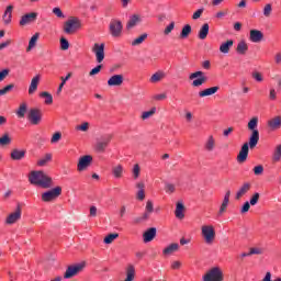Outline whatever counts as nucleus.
I'll list each match as a JSON object with an SVG mask.
<instances>
[{"mask_svg":"<svg viewBox=\"0 0 281 281\" xmlns=\"http://www.w3.org/2000/svg\"><path fill=\"white\" fill-rule=\"evenodd\" d=\"M248 131H251L248 143H244L239 154L237 155L238 164H245L247 161V157H249V148L254 150L256 146H258V142H260V132H258V116H254L248 122Z\"/></svg>","mask_w":281,"mask_h":281,"instance_id":"f257e3e1","label":"nucleus"},{"mask_svg":"<svg viewBox=\"0 0 281 281\" xmlns=\"http://www.w3.org/2000/svg\"><path fill=\"white\" fill-rule=\"evenodd\" d=\"M29 181L32 186H38V188H43L47 190L54 186V180L52 177L47 176L45 171H31L29 175Z\"/></svg>","mask_w":281,"mask_h":281,"instance_id":"f03ea898","label":"nucleus"},{"mask_svg":"<svg viewBox=\"0 0 281 281\" xmlns=\"http://www.w3.org/2000/svg\"><path fill=\"white\" fill-rule=\"evenodd\" d=\"M85 267H87V261L68 266L64 272V280H71V278H76L78 273L85 271Z\"/></svg>","mask_w":281,"mask_h":281,"instance_id":"7ed1b4c3","label":"nucleus"},{"mask_svg":"<svg viewBox=\"0 0 281 281\" xmlns=\"http://www.w3.org/2000/svg\"><path fill=\"white\" fill-rule=\"evenodd\" d=\"M225 274L221 267L211 268L203 277L202 281H224Z\"/></svg>","mask_w":281,"mask_h":281,"instance_id":"20e7f679","label":"nucleus"},{"mask_svg":"<svg viewBox=\"0 0 281 281\" xmlns=\"http://www.w3.org/2000/svg\"><path fill=\"white\" fill-rule=\"evenodd\" d=\"M82 27V21L79 18L72 16L64 23L65 34H76L77 30Z\"/></svg>","mask_w":281,"mask_h":281,"instance_id":"39448f33","label":"nucleus"},{"mask_svg":"<svg viewBox=\"0 0 281 281\" xmlns=\"http://www.w3.org/2000/svg\"><path fill=\"white\" fill-rule=\"evenodd\" d=\"M60 194H63V187H55L42 193V201L44 203H52V201H56Z\"/></svg>","mask_w":281,"mask_h":281,"instance_id":"423d86ee","label":"nucleus"},{"mask_svg":"<svg viewBox=\"0 0 281 281\" xmlns=\"http://www.w3.org/2000/svg\"><path fill=\"white\" fill-rule=\"evenodd\" d=\"M189 80H193L191 87H203L207 82V77L205 72L198 70L189 75Z\"/></svg>","mask_w":281,"mask_h":281,"instance_id":"0eeeda50","label":"nucleus"},{"mask_svg":"<svg viewBox=\"0 0 281 281\" xmlns=\"http://www.w3.org/2000/svg\"><path fill=\"white\" fill-rule=\"evenodd\" d=\"M27 120L33 126H38L43 122V111L37 108H32L27 113Z\"/></svg>","mask_w":281,"mask_h":281,"instance_id":"6e6552de","label":"nucleus"},{"mask_svg":"<svg viewBox=\"0 0 281 281\" xmlns=\"http://www.w3.org/2000/svg\"><path fill=\"white\" fill-rule=\"evenodd\" d=\"M202 236L206 243V245H212L216 238V231L212 225L202 226Z\"/></svg>","mask_w":281,"mask_h":281,"instance_id":"1a4fd4ad","label":"nucleus"},{"mask_svg":"<svg viewBox=\"0 0 281 281\" xmlns=\"http://www.w3.org/2000/svg\"><path fill=\"white\" fill-rule=\"evenodd\" d=\"M155 212V206L153 205V201L148 200L145 207V213L134 218V225H139V223H145V221H148L150 218V214Z\"/></svg>","mask_w":281,"mask_h":281,"instance_id":"9d476101","label":"nucleus"},{"mask_svg":"<svg viewBox=\"0 0 281 281\" xmlns=\"http://www.w3.org/2000/svg\"><path fill=\"white\" fill-rule=\"evenodd\" d=\"M109 30L113 38H120V36H122V30H124V25L120 20H111Z\"/></svg>","mask_w":281,"mask_h":281,"instance_id":"9b49d317","label":"nucleus"},{"mask_svg":"<svg viewBox=\"0 0 281 281\" xmlns=\"http://www.w3.org/2000/svg\"><path fill=\"white\" fill-rule=\"evenodd\" d=\"M111 139H113V134L103 135L101 140L95 144L94 150L97 153H105L106 148H109V144H111Z\"/></svg>","mask_w":281,"mask_h":281,"instance_id":"f8f14e48","label":"nucleus"},{"mask_svg":"<svg viewBox=\"0 0 281 281\" xmlns=\"http://www.w3.org/2000/svg\"><path fill=\"white\" fill-rule=\"evenodd\" d=\"M93 164V156L91 155H85L79 158V161L77 164V170L78 172H85Z\"/></svg>","mask_w":281,"mask_h":281,"instance_id":"ddd939ff","label":"nucleus"},{"mask_svg":"<svg viewBox=\"0 0 281 281\" xmlns=\"http://www.w3.org/2000/svg\"><path fill=\"white\" fill-rule=\"evenodd\" d=\"M36 19H38L37 12L25 13L24 15L21 16L20 26L25 27V25L36 23Z\"/></svg>","mask_w":281,"mask_h":281,"instance_id":"4468645a","label":"nucleus"},{"mask_svg":"<svg viewBox=\"0 0 281 281\" xmlns=\"http://www.w3.org/2000/svg\"><path fill=\"white\" fill-rule=\"evenodd\" d=\"M22 209L21 204L16 205L15 212L8 215L5 223L7 225H14L18 221H21Z\"/></svg>","mask_w":281,"mask_h":281,"instance_id":"2eb2a0df","label":"nucleus"},{"mask_svg":"<svg viewBox=\"0 0 281 281\" xmlns=\"http://www.w3.org/2000/svg\"><path fill=\"white\" fill-rule=\"evenodd\" d=\"M104 43H95L92 47V52L95 55L97 63H102L104 60Z\"/></svg>","mask_w":281,"mask_h":281,"instance_id":"dca6fc26","label":"nucleus"},{"mask_svg":"<svg viewBox=\"0 0 281 281\" xmlns=\"http://www.w3.org/2000/svg\"><path fill=\"white\" fill-rule=\"evenodd\" d=\"M25 155H27V150L14 148L11 150L10 158L12 161H21L22 159H25Z\"/></svg>","mask_w":281,"mask_h":281,"instance_id":"f3484780","label":"nucleus"},{"mask_svg":"<svg viewBox=\"0 0 281 281\" xmlns=\"http://www.w3.org/2000/svg\"><path fill=\"white\" fill-rule=\"evenodd\" d=\"M122 85H124V75H113L108 80L109 87H122Z\"/></svg>","mask_w":281,"mask_h":281,"instance_id":"a211bd4d","label":"nucleus"},{"mask_svg":"<svg viewBox=\"0 0 281 281\" xmlns=\"http://www.w3.org/2000/svg\"><path fill=\"white\" fill-rule=\"evenodd\" d=\"M156 236H157V228L150 227L143 234V240L144 243H153Z\"/></svg>","mask_w":281,"mask_h":281,"instance_id":"6ab92c4d","label":"nucleus"},{"mask_svg":"<svg viewBox=\"0 0 281 281\" xmlns=\"http://www.w3.org/2000/svg\"><path fill=\"white\" fill-rule=\"evenodd\" d=\"M249 190H251V183L244 182L235 195L236 201H240V199H243V196H245Z\"/></svg>","mask_w":281,"mask_h":281,"instance_id":"aec40b11","label":"nucleus"},{"mask_svg":"<svg viewBox=\"0 0 281 281\" xmlns=\"http://www.w3.org/2000/svg\"><path fill=\"white\" fill-rule=\"evenodd\" d=\"M262 38H265V34L262 33V31L256 29L250 30L249 40L251 41V43H260Z\"/></svg>","mask_w":281,"mask_h":281,"instance_id":"412c9836","label":"nucleus"},{"mask_svg":"<svg viewBox=\"0 0 281 281\" xmlns=\"http://www.w3.org/2000/svg\"><path fill=\"white\" fill-rule=\"evenodd\" d=\"M38 82H41V75H36L32 80L29 87V95H34L38 89Z\"/></svg>","mask_w":281,"mask_h":281,"instance_id":"4be33fe9","label":"nucleus"},{"mask_svg":"<svg viewBox=\"0 0 281 281\" xmlns=\"http://www.w3.org/2000/svg\"><path fill=\"white\" fill-rule=\"evenodd\" d=\"M229 196H232V191H226L225 195H224V200L222 202V205L220 207V211H218V216L223 215L224 212L227 211V205H229Z\"/></svg>","mask_w":281,"mask_h":281,"instance_id":"5701e85b","label":"nucleus"},{"mask_svg":"<svg viewBox=\"0 0 281 281\" xmlns=\"http://www.w3.org/2000/svg\"><path fill=\"white\" fill-rule=\"evenodd\" d=\"M138 23H142L139 14H133L126 23V30H133Z\"/></svg>","mask_w":281,"mask_h":281,"instance_id":"b1692460","label":"nucleus"},{"mask_svg":"<svg viewBox=\"0 0 281 281\" xmlns=\"http://www.w3.org/2000/svg\"><path fill=\"white\" fill-rule=\"evenodd\" d=\"M12 10H14L12 4L7 7L2 16L4 25H10V23H12Z\"/></svg>","mask_w":281,"mask_h":281,"instance_id":"393cba45","label":"nucleus"},{"mask_svg":"<svg viewBox=\"0 0 281 281\" xmlns=\"http://www.w3.org/2000/svg\"><path fill=\"white\" fill-rule=\"evenodd\" d=\"M218 89H221V87L214 86V87L201 90L199 92V98H207L209 95H214V93H216L218 91Z\"/></svg>","mask_w":281,"mask_h":281,"instance_id":"a878e982","label":"nucleus"},{"mask_svg":"<svg viewBox=\"0 0 281 281\" xmlns=\"http://www.w3.org/2000/svg\"><path fill=\"white\" fill-rule=\"evenodd\" d=\"M183 212H186V205H183L182 202H177L175 211L176 218H179L180 221L186 218V213Z\"/></svg>","mask_w":281,"mask_h":281,"instance_id":"bb28decb","label":"nucleus"},{"mask_svg":"<svg viewBox=\"0 0 281 281\" xmlns=\"http://www.w3.org/2000/svg\"><path fill=\"white\" fill-rule=\"evenodd\" d=\"M209 34H210V24L204 23L198 33V38H200V41H205Z\"/></svg>","mask_w":281,"mask_h":281,"instance_id":"cd10ccee","label":"nucleus"},{"mask_svg":"<svg viewBox=\"0 0 281 281\" xmlns=\"http://www.w3.org/2000/svg\"><path fill=\"white\" fill-rule=\"evenodd\" d=\"M232 47H234V40H227L221 44L220 52L221 54H229V49H232Z\"/></svg>","mask_w":281,"mask_h":281,"instance_id":"c85d7f7f","label":"nucleus"},{"mask_svg":"<svg viewBox=\"0 0 281 281\" xmlns=\"http://www.w3.org/2000/svg\"><path fill=\"white\" fill-rule=\"evenodd\" d=\"M268 126L271 131H278L281 126V116H276L268 121Z\"/></svg>","mask_w":281,"mask_h":281,"instance_id":"c756f323","label":"nucleus"},{"mask_svg":"<svg viewBox=\"0 0 281 281\" xmlns=\"http://www.w3.org/2000/svg\"><path fill=\"white\" fill-rule=\"evenodd\" d=\"M175 251H179V244L178 243H172L169 246H167L164 250L162 254L165 256H172Z\"/></svg>","mask_w":281,"mask_h":281,"instance_id":"7c9ffc66","label":"nucleus"},{"mask_svg":"<svg viewBox=\"0 0 281 281\" xmlns=\"http://www.w3.org/2000/svg\"><path fill=\"white\" fill-rule=\"evenodd\" d=\"M249 50V46L247 45L246 41H240L237 44V48L236 52L237 54H239L240 56H245V54H247V52Z\"/></svg>","mask_w":281,"mask_h":281,"instance_id":"2f4dec72","label":"nucleus"},{"mask_svg":"<svg viewBox=\"0 0 281 281\" xmlns=\"http://www.w3.org/2000/svg\"><path fill=\"white\" fill-rule=\"evenodd\" d=\"M216 147V140L214 139V136H209L204 148L205 150H207V153H212V150H214V148Z\"/></svg>","mask_w":281,"mask_h":281,"instance_id":"473e14b6","label":"nucleus"},{"mask_svg":"<svg viewBox=\"0 0 281 281\" xmlns=\"http://www.w3.org/2000/svg\"><path fill=\"white\" fill-rule=\"evenodd\" d=\"M41 36V33H35L30 42H29V46L26 48V52H32V49H34V47H36V43L38 42V37Z\"/></svg>","mask_w":281,"mask_h":281,"instance_id":"72a5a7b5","label":"nucleus"},{"mask_svg":"<svg viewBox=\"0 0 281 281\" xmlns=\"http://www.w3.org/2000/svg\"><path fill=\"white\" fill-rule=\"evenodd\" d=\"M192 34V26L190 24H186L179 35V38H188Z\"/></svg>","mask_w":281,"mask_h":281,"instance_id":"f704fd0d","label":"nucleus"},{"mask_svg":"<svg viewBox=\"0 0 281 281\" xmlns=\"http://www.w3.org/2000/svg\"><path fill=\"white\" fill-rule=\"evenodd\" d=\"M15 113L20 119L25 117V113H27V103L25 102L21 103Z\"/></svg>","mask_w":281,"mask_h":281,"instance_id":"c9c22d12","label":"nucleus"},{"mask_svg":"<svg viewBox=\"0 0 281 281\" xmlns=\"http://www.w3.org/2000/svg\"><path fill=\"white\" fill-rule=\"evenodd\" d=\"M10 144H12V137H10V133L7 132L0 137V146H10Z\"/></svg>","mask_w":281,"mask_h":281,"instance_id":"e433bc0d","label":"nucleus"},{"mask_svg":"<svg viewBox=\"0 0 281 281\" xmlns=\"http://www.w3.org/2000/svg\"><path fill=\"white\" fill-rule=\"evenodd\" d=\"M146 38H148V34L143 33L142 35H139L138 37L133 40L132 47H137V45H142V43H144V41H146Z\"/></svg>","mask_w":281,"mask_h":281,"instance_id":"4c0bfd02","label":"nucleus"},{"mask_svg":"<svg viewBox=\"0 0 281 281\" xmlns=\"http://www.w3.org/2000/svg\"><path fill=\"white\" fill-rule=\"evenodd\" d=\"M164 78H166V74H164V72H161V71H157V72H155V74L150 77L149 81L153 82V83H155V82H161V80H164Z\"/></svg>","mask_w":281,"mask_h":281,"instance_id":"58836bf2","label":"nucleus"},{"mask_svg":"<svg viewBox=\"0 0 281 281\" xmlns=\"http://www.w3.org/2000/svg\"><path fill=\"white\" fill-rule=\"evenodd\" d=\"M123 173H124V167H122V165H117L112 169V175L115 177V179H122Z\"/></svg>","mask_w":281,"mask_h":281,"instance_id":"ea45409f","label":"nucleus"},{"mask_svg":"<svg viewBox=\"0 0 281 281\" xmlns=\"http://www.w3.org/2000/svg\"><path fill=\"white\" fill-rule=\"evenodd\" d=\"M116 238H120V234H117V233H110V234H108L104 237L103 243L105 245H111V243H113V240H115Z\"/></svg>","mask_w":281,"mask_h":281,"instance_id":"a19ab883","label":"nucleus"},{"mask_svg":"<svg viewBox=\"0 0 281 281\" xmlns=\"http://www.w3.org/2000/svg\"><path fill=\"white\" fill-rule=\"evenodd\" d=\"M40 98H45V104H54V97L47 91L40 93Z\"/></svg>","mask_w":281,"mask_h":281,"instance_id":"79ce46f5","label":"nucleus"},{"mask_svg":"<svg viewBox=\"0 0 281 281\" xmlns=\"http://www.w3.org/2000/svg\"><path fill=\"white\" fill-rule=\"evenodd\" d=\"M49 161H52V154H45V156L43 158H41L40 160H37V166H47V164H49Z\"/></svg>","mask_w":281,"mask_h":281,"instance_id":"37998d69","label":"nucleus"},{"mask_svg":"<svg viewBox=\"0 0 281 281\" xmlns=\"http://www.w3.org/2000/svg\"><path fill=\"white\" fill-rule=\"evenodd\" d=\"M157 113V108H151L149 111H145L142 113V120H148L149 117H153Z\"/></svg>","mask_w":281,"mask_h":281,"instance_id":"c03bdc74","label":"nucleus"},{"mask_svg":"<svg viewBox=\"0 0 281 281\" xmlns=\"http://www.w3.org/2000/svg\"><path fill=\"white\" fill-rule=\"evenodd\" d=\"M59 43H60V49L63 52H67V49H69V41L66 37H60Z\"/></svg>","mask_w":281,"mask_h":281,"instance_id":"a18cd8bd","label":"nucleus"},{"mask_svg":"<svg viewBox=\"0 0 281 281\" xmlns=\"http://www.w3.org/2000/svg\"><path fill=\"white\" fill-rule=\"evenodd\" d=\"M60 139H63V133L56 132L53 134V136L50 138V144H58V142H60Z\"/></svg>","mask_w":281,"mask_h":281,"instance_id":"49530a36","label":"nucleus"},{"mask_svg":"<svg viewBox=\"0 0 281 281\" xmlns=\"http://www.w3.org/2000/svg\"><path fill=\"white\" fill-rule=\"evenodd\" d=\"M281 159V144L278 145L273 153V161H280Z\"/></svg>","mask_w":281,"mask_h":281,"instance_id":"de8ad7c7","label":"nucleus"},{"mask_svg":"<svg viewBox=\"0 0 281 281\" xmlns=\"http://www.w3.org/2000/svg\"><path fill=\"white\" fill-rule=\"evenodd\" d=\"M271 12H273V7L271 5V3L266 4L263 8V16H271Z\"/></svg>","mask_w":281,"mask_h":281,"instance_id":"09e8293b","label":"nucleus"},{"mask_svg":"<svg viewBox=\"0 0 281 281\" xmlns=\"http://www.w3.org/2000/svg\"><path fill=\"white\" fill-rule=\"evenodd\" d=\"M259 201H260V193L255 192V193L251 195L249 203H250L251 205H258V202H259Z\"/></svg>","mask_w":281,"mask_h":281,"instance_id":"8fccbe9b","label":"nucleus"},{"mask_svg":"<svg viewBox=\"0 0 281 281\" xmlns=\"http://www.w3.org/2000/svg\"><path fill=\"white\" fill-rule=\"evenodd\" d=\"M177 187H175V184L172 183H166L165 184V192H167V194H173V192H176Z\"/></svg>","mask_w":281,"mask_h":281,"instance_id":"3c124183","label":"nucleus"},{"mask_svg":"<svg viewBox=\"0 0 281 281\" xmlns=\"http://www.w3.org/2000/svg\"><path fill=\"white\" fill-rule=\"evenodd\" d=\"M12 89H14V83L5 86L4 88L0 89V95H5V93H10Z\"/></svg>","mask_w":281,"mask_h":281,"instance_id":"603ef678","label":"nucleus"},{"mask_svg":"<svg viewBox=\"0 0 281 281\" xmlns=\"http://www.w3.org/2000/svg\"><path fill=\"white\" fill-rule=\"evenodd\" d=\"M251 77L254 78V80H256L257 82H262V80H265V77H262V72L259 71H254L251 74Z\"/></svg>","mask_w":281,"mask_h":281,"instance_id":"864d4df0","label":"nucleus"},{"mask_svg":"<svg viewBox=\"0 0 281 281\" xmlns=\"http://www.w3.org/2000/svg\"><path fill=\"white\" fill-rule=\"evenodd\" d=\"M10 76V68H4L0 70V82H3V80Z\"/></svg>","mask_w":281,"mask_h":281,"instance_id":"5fc2aeb1","label":"nucleus"},{"mask_svg":"<svg viewBox=\"0 0 281 281\" xmlns=\"http://www.w3.org/2000/svg\"><path fill=\"white\" fill-rule=\"evenodd\" d=\"M252 171H254V175H256V177H260V175L265 172V167L262 165H258L252 169Z\"/></svg>","mask_w":281,"mask_h":281,"instance_id":"6e6d98bb","label":"nucleus"},{"mask_svg":"<svg viewBox=\"0 0 281 281\" xmlns=\"http://www.w3.org/2000/svg\"><path fill=\"white\" fill-rule=\"evenodd\" d=\"M249 210H251V204L249 201H246L240 209V214H247Z\"/></svg>","mask_w":281,"mask_h":281,"instance_id":"4d7b16f0","label":"nucleus"},{"mask_svg":"<svg viewBox=\"0 0 281 281\" xmlns=\"http://www.w3.org/2000/svg\"><path fill=\"white\" fill-rule=\"evenodd\" d=\"M102 64L98 65L97 67L92 68L89 72V76H98L100 71H102Z\"/></svg>","mask_w":281,"mask_h":281,"instance_id":"13d9d810","label":"nucleus"},{"mask_svg":"<svg viewBox=\"0 0 281 281\" xmlns=\"http://www.w3.org/2000/svg\"><path fill=\"white\" fill-rule=\"evenodd\" d=\"M76 131H82L83 133H87V131H89V122H85L81 125H77Z\"/></svg>","mask_w":281,"mask_h":281,"instance_id":"bf43d9fd","label":"nucleus"},{"mask_svg":"<svg viewBox=\"0 0 281 281\" xmlns=\"http://www.w3.org/2000/svg\"><path fill=\"white\" fill-rule=\"evenodd\" d=\"M203 12H205V9H204V8L198 9V10L193 13V15H192L193 21H196L198 19H201V15L203 14Z\"/></svg>","mask_w":281,"mask_h":281,"instance_id":"052dcab7","label":"nucleus"},{"mask_svg":"<svg viewBox=\"0 0 281 281\" xmlns=\"http://www.w3.org/2000/svg\"><path fill=\"white\" fill-rule=\"evenodd\" d=\"M175 30V21L170 22L169 25L166 26L164 34L165 36H168Z\"/></svg>","mask_w":281,"mask_h":281,"instance_id":"680f3d73","label":"nucleus"},{"mask_svg":"<svg viewBox=\"0 0 281 281\" xmlns=\"http://www.w3.org/2000/svg\"><path fill=\"white\" fill-rule=\"evenodd\" d=\"M53 14H56L58 19H65V13H63V10L58 7L53 9Z\"/></svg>","mask_w":281,"mask_h":281,"instance_id":"e2e57ef3","label":"nucleus"},{"mask_svg":"<svg viewBox=\"0 0 281 281\" xmlns=\"http://www.w3.org/2000/svg\"><path fill=\"white\" fill-rule=\"evenodd\" d=\"M140 168H139V165H134V168H133V177L134 179H139V172H140Z\"/></svg>","mask_w":281,"mask_h":281,"instance_id":"0e129e2a","label":"nucleus"},{"mask_svg":"<svg viewBox=\"0 0 281 281\" xmlns=\"http://www.w3.org/2000/svg\"><path fill=\"white\" fill-rule=\"evenodd\" d=\"M136 199L138 201H144L146 199V191L144 190H138L137 194H136Z\"/></svg>","mask_w":281,"mask_h":281,"instance_id":"69168bd1","label":"nucleus"},{"mask_svg":"<svg viewBox=\"0 0 281 281\" xmlns=\"http://www.w3.org/2000/svg\"><path fill=\"white\" fill-rule=\"evenodd\" d=\"M262 254V251L260 250V248H250L248 256H254V255H260Z\"/></svg>","mask_w":281,"mask_h":281,"instance_id":"338daca9","label":"nucleus"},{"mask_svg":"<svg viewBox=\"0 0 281 281\" xmlns=\"http://www.w3.org/2000/svg\"><path fill=\"white\" fill-rule=\"evenodd\" d=\"M167 98H168V95L166 93H160V94L154 95V100H157V101L166 100Z\"/></svg>","mask_w":281,"mask_h":281,"instance_id":"774afa93","label":"nucleus"}]
</instances>
